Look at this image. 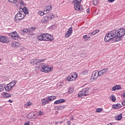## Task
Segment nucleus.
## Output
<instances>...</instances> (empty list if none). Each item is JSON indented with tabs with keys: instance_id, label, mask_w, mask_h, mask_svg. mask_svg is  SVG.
Instances as JSON below:
<instances>
[{
	"instance_id": "40",
	"label": "nucleus",
	"mask_w": 125,
	"mask_h": 125,
	"mask_svg": "<svg viewBox=\"0 0 125 125\" xmlns=\"http://www.w3.org/2000/svg\"><path fill=\"white\" fill-rule=\"evenodd\" d=\"M116 89H121V87L120 85H116Z\"/></svg>"
},
{
	"instance_id": "41",
	"label": "nucleus",
	"mask_w": 125,
	"mask_h": 125,
	"mask_svg": "<svg viewBox=\"0 0 125 125\" xmlns=\"http://www.w3.org/2000/svg\"><path fill=\"white\" fill-rule=\"evenodd\" d=\"M116 89H117V88H116V87L115 86H114V87H112L111 90L112 91H115V90H116Z\"/></svg>"
},
{
	"instance_id": "26",
	"label": "nucleus",
	"mask_w": 125,
	"mask_h": 125,
	"mask_svg": "<svg viewBox=\"0 0 125 125\" xmlns=\"http://www.w3.org/2000/svg\"><path fill=\"white\" fill-rule=\"evenodd\" d=\"M5 87L4 83L0 84V92H1L3 90V88Z\"/></svg>"
},
{
	"instance_id": "5",
	"label": "nucleus",
	"mask_w": 125,
	"mask_h": 125,
	"mask_svg": "<svg viewBox=\"0 0 125 125\" xmlns=\"http://www.w3.org/2000/svg\"><path fill=\"white\" fill-rule=\"evenodd\" d=\"M53 18H54V15L51 14L49 16H45L43 17L41 20V22L42 23L46 24V23H47L49 20H52Z\"/></svg>"
},
{
	"instance_id": "49",
	"label": "nucleus",
	"mask_w": 125,
	"mask_h": 125,
	"mask_svg": "<svg viewBox=\"0 0 125 125\" xmlns=\"http://www.w3.org/2000/svg\"><path fill=\"white\" fill-rule=\"evenodd\" d=\"M8 102H9L10 103H12V102H13V101L11 100H9L8 101Z\"/></svg>"
},
{
	"instance_id": "2",
	"label": "nucleus",
	"mask_w": 125,
	"mask_h": 125,
	"mask_svg": "<svg viewBox=\"0 0 125 125\" xmlns=\"http://www.w3.org/2000/svg\"><path fill=\"white\" fill-rule=\"evenodd\" d=\"M26 16V14L23 12L20 11L16 15L15 17V21L16 23H18L20 20H22L24 19V17Z\"/></svg>"
},
{
	"instance_id": "12",
	"label": "nucleus",
	"mask_w": 125,
	"mask_h": 125,
	"mask_svg": "<svg viewBox=\"0 0 125 125\" xmlns=\"http://www.w3.org/2000/svg\"><path fill=\"white\" fill-rule=\"evenodd\" d=\"M52 10V7L51 5H48L47 6H45L44 8L45 14H47V13H49V12H50Z\"/></svg>"
},
{
	"instance_id": "25",
	"label": "nucleus",
	"mask_w": 125,
	"mask_h": 125,
	"mask_svg": "<svg viewBox=\"0 0 125 125\" xmlns=\"http://www.w3.org/2000/svg\"><path fill=\"white\" fill-rule=\"evenodd\" d=\"M21 12H24V14H28V13H29V11H28V9L26 7H24L23 8H22Z\"/></svg>"
},
{
	"instance_id": "18",
	"label": "nucleus",
	"mask_w": 125,
	"mask_h": 125,
	"mask_svg": "<svg viewBox=\"0 0 125 125\" xmlns=\"http://www.w3.org/2000/svg\"><path fill=\"white\" fill-rule=\"evenodd\" d=\"M121 108H122V104H120L112 105L113 109H120Z\"/></svg>"
},
{
	"instance_id": "19",
	"label": "nucleus",
	"mask_w": 125,
	"mask_h": 125,
	"mask_svg": "<svg viewBox=\"0 0 125 125\" xmlns=\"http://www.w3.org/2000/svg\"><path fill=\"white\" fill-rule=\"evenodd\" d=\"M28 117H30L31 119H36V118H38V114L36 113H29L28 115Z\"/></svg>"
},
{
	"instance_id": "36",
	"label": "nucleus",
	"mask_w": 125,
	"mask_h": 125,
	"mask_svg": "<svg viewBox=\"0 0 125 125\" xmlns=\"http://www.w3.org/2000/svg\"><path fill=\"white\" fill-rule=\"evenodd\" d=\"M74 91V88L71 87L68 91V93H72Z\"/></svg>"
},
{
	"instance_id": "4",
	"label": "nucleus",
	"mask_w": 125,
	"mask_h": 125,
	"mask_svg": "<svg viewBox=\"0 0 125 125\" xmlns=\"http://www.w3.org/2000/svg\"><path fill=\"white\" fill-rule=\"evenodd\" d=\"M9 2L15 4L16 6H19V5L21 6L25 5L24 3V0H8Z\"/></svg>"
},
{
	"instance_id": "58",
	"label": "nucleus",
	"mask_w": 125,
	"mask_h": 125,
	"mask_svg": "<svg viewBox=\"0 0 125 125\" xmlns=\"http://www.w3.org/2000/svg\"><path fill=\"white\" fill-rule=\"evenodd\" d=\"M84 72H85V71H83V73H84Z\"/></svg>"
},
{
	"instance_id": "53",
	"label": "nucleus",
	"mask_w": 125,
	"mask_h": 125,
	"mask_svg": "<svg viewBox=\"0 0 125 125\" xmlns=\"http://www.w3.org/2000/svg\"><path fill=\"white\" fill-rule=\"evenodd\" d=\"M58 122H55V125H58Z\"/></svg>"
},
{
	"instance_id": "42",
	"label": "nucleus",
	"mask_w": 125,
	"mask_h": 125,
	"mask_svg": "<svg viewBox=\"0 0 125 125\" xmlns=\"http://www.w3.org/2000/svg\"><path fill=\"white\" fill-rule=\"evenodd\" d=\"M39 116H42V114H43V113L42 112V111H40L38 113Z\"/></svg>"
},
{
	"instance_id": "30",
	"label": "nucleus",
	"mask_w": 125,
	"mask_h": 125,
	"mask_svg": "<svg viewBox=\"0 0 125 125\" xmlns=\"http://www.w3.org/2000/svg\"><path fill=\"white\" fill-rule=\"evenodd\" d=\"M97 33H99V30H94L93 32L91 33L92 36H94V35H96Z\"/></svg>"
},
{
	"instance_id": "45",
	"label": "nucleus",
	"mask_w": 125,
	"mask_h": 125,
	"mask_svg": "<svg viewBox=\"0 0 125 125\" xmlns=\"http://www.w3.org/2000/svg\"><path fill=\"white\" fill-rule=\"evenodd\" d=\"M30 125V122H27L24 124V125Z\"/></svg>"
},
{
	"instance_id": "55",
	"label": "nucleus",
	"mask_w": 125,
	"mask_h": 125,
	"mask_svg": "<svg viewBox=\"0 0 125 125\" xmlns=\"http://www.w3.org/2000/svg\"><path fill=\"white\" fill-rule=\"evenodd\" d=\"M60 124H62V122H60Z\"/></svg>"
},
{
	"instance_id": "15",
	"label": "nucleus",
	"mask_w": 125,
	"mask_h": 125,
	"mask_svg": "<svg viewBox=\"0 0 125 125\" xmlns=\"http://www.w3.org/2000/svg\"><path fill=\"white\" fill-rule=\"evenodd\" d=\"M81 6H82L81 4H74V8L75 10L80 11V12H83V8H82Z\"/></svg>"
},
{
	"instance_id": "56",
	"label": "nucleus",
	"mask_w": 125,
	"mask_h": 125,
	"mask_svg": "<svg viewBox=\"0 0 125 125\" xmlns=\"http://www.w3.org/2000/svg\"><path fill=\"white\" fill-rule=\"evenodd\" d=\"M123 102H125V100L124 101H123Z\"/></svg>"
},
{
	"instance_id": "50",
	"label": "nucleus",
	"mask_w": 125,
	"mask_h": 125,
	"mask_svg": "<svg viewBox=\"0 0 125 125\" xmlns=\"http://www.w3.org/2000/svg\"><path fill=\"white\" fill-rule=\"evenodd\" d=\"M67 125H71V121H69L67 122Z\"/></svg>"
},
{
	"instance_id": "54",
	"label": "nucleus",
	"mask_w": 125,
	"mask_h": 125,
	"mask_svg": "<svg viewBox=\"0 0 125 125\" xmlns=\"http://www.w3.org/2000/svg\"><path fill=\"white\" fill-rule=\"evenodd\" d=\"M41 65H39V66L37 67V68H38L39 69V68H40Z\"/></svg>"
},
{
	"instance_id": "28",
	"label": "nucleus",
	"mask_w": 125,
	"mask_h": 125,
	"mask_svg": "<svg viewBox=\"0 0 125 125\" xmlns=\"http://www.w3.org/2000/svg\"><path fill=\"white\" fill-rule=\"evenodd\" d=\"M12 88L14 87V86L16 84V82L15 81H12L11 83H9Z\"/></svg>"
},
{
	"instance_id": "46",
	"label": "nucleus",
	"mask_w": 125,
	"mask_h": 125,
	"mask_svg": "<svg viewBox=\"0 0 125 125\" xmlns=\"http://www.w3.org/2000/svg\"><path fill=\"white\" fill-rule=\"evenodd\" d=\"M122 96L123 98H125V93H123L122 95Z\"/></svg>"
},
{
	"instance_id": "37",
	"label": "nucleus",
	"mask_w": 125,
	"mask_h": 125,
	"mask_svg": "<svg viewBox=\"0 0 125 125\" xmlns=\"http://www.w3.org/2000/svg\"><path fill=\"white\" fill-rule=\"evenodd\" d=\"M4 97H5V98H7L8 97H11V95H10V94L7 93L5 95Z\"/></svg>"
},
{
	"instance_id": "48",
	"label": "nucleus",
	"mask_w": 125,
	"mask_h": 125,
	"mask_svg": "<svg viewBox=\"0 0 125 125\" xmlns=\"http://www.w3.org/2000/svg\"><path fill=\"white\" fill-rule=\"evenodd\" d=\"M108 1H109V2H114V1H115V0H108Z\"/></svg>"
},
{
	"instance_id": "35",
	"label": "nucleus",
	"mask_w": 125,
	"mask_h": 125,
	"mask_svg": "<svg viewBox=\"0 0 125 125\" xmlns=\"http://www.w3.org/2000/svg\"><path fill=\"white\" fill-rule=\"evenodd\" d=\"M110 99L113 102H115V101H116V97H114V96H111Z\"/></svg>"
},
{
	"instance_id": "1",
	"label": "nucleus",
	"mask_w": 125,
	"mask_h": 125,
	"mask_svg": "<svg viewBox=\"0 0 125 125\" xmlns=\"http://www.w3.org/2000/svg\"><path fill=\"white\" fill-rule=\"evenodd\" d=\"M125 35V29L123 28L113 30L105 35L104 42H120Z\"/></svg>"
},
{
	"instance_id": "14",
	"label": "nucleus",
	"mask_w": 125,
	"mask_h": 125,
	"mask_svg": "<svg viewBox=\"0 0 125 125\" xmlns=\"http://www.w3.org/2000/svg\"><path fill=\"white\" fill-rule=\"evenodd\" d=\"M73 33V27H70L66 32V33L65 35V38H69L72 35Z\"/></svg>"
},
{
	"instance_id": "10",
	"label": "nucleus",
	"mask_w": 125,
	"mask_h": 125,
	"mask_svg": "<svg viewBox=\"0 0 125 125\" xmlns=\"http://www.w3.org/2000/svg\"><path fill=\"white\" fill-rule=\"evenodd\" d=\"M98 77H99V72L98 70H95L92 73L91 80H97Z\"/></svg>"
},
{
	"instance_id": "11",
	"label": "nucleus",
	"mask_w": 125,
	"mask_h": 125,
	"mask_svg": "<svg viewBox=\"0 0 125 125\" xmlns=\"http://www.w3.org/2000/svg\"><path fill=\"white\" fill-rule=\"evenodd\" d=\"M44 60L43 59H33L31 60L30 63L31 64H39V63H41V62H42Z\"/></svg>"
},
{
	"instance_id": "38",
	"label": "nucleus",
	"mask_w": 125,
	"mask_h": 125,
	"mask_svg": "<svg viewBox=\"0 0 125 125\" xmlns=\"http://www.w3.org/2000/svg\"><path fill=\"white\" fill-rule=\"evenodd\" d=\"M60 100H58L57 101H56L55 102H54V104H60Z\"/></svg>"
},
{
	"instance_id": "44",
	"label": "nucleus",
	"mask_w": 125,
	"mask_h": 125,
	"mask_svg": "<svg viewBox=\"0 0 125 125\" xmlns=\"http://www.w3.org/2000/svg\"><path fill=\"white\" fill-rule=\"evenodd\" d=\"M83 38V39H88V36H87V35H84Z\"/></svg>"
},
{
	"instance_id": "29",
	"label": "nucleus",
	"mask_w": 125,
	"mask_h": 125,
	"mask_svg": "<svg viewBox=\"0 0 125 125\" xmlns=\"http://www.w3.org/2000/svg\"><path fill=\"white\" fill-rule=\"evenodd\" d=\"M82 0H74V2L76 4H80L82 2Z\"/></svg>"
},
{
	"instance_id": "32",
	"label": "nucleus",
	"mask_w": 125,
	"mask_h": 125,
	"mask_svg": "<svg viewBox=\"0 0 125 125\" xmlns=\"http://www.w3.org/2000/svg\"><path fill=\"white\" fill-rule=\"evenodd\" d=\"M103 111V108H97L96 109V112L97 113H101V112Z\"/></svg>"
},
{
	"instance_id": "43",
	"label": "nucleus",
	"mask_w": 125,
	"mask_h": 125,
	"mask_svg": "<svg viewBox=\"0 0 125 125\" xmlns=\"http://www.w3.org/2000/svg\"><path fill=\"white\" fill-rule=\"evenodd\" d=\"M23 33H28V29H23Z\"/></svg>"
},
{
	"instance_id": "31",
	"label": "nucleus",
	"mask_w": 125,
	"mask_h": 125,
	"mask_svg": "<svg viewBox=\"0 0 125 125\" xmlns=\"http://www.w3.org/2000/svg\"><path fill=\"white\" fill-rule=\"evenodd\" d=\"M98 2H99V0H93V4L94 5H97Z\"/></svg>"
},
{
	"instance_id": "13",
	"label": "nucleus",
	"mask_w": 125,
	"mask_h": 125,
	"mask_svg": "<svg viewBox=\"0 0 125 125\" xmlns=\"http://www.w3.org/2000/svg\"><path fill=\"white\" fill-rule=\"evenodd\" d=\"M0 42L3 43H7L9 42V40L6 37L0 36Z\"/></svg>"
},
{
	"instance_id": "8",
	"label": "nucleus",
	"mask_w": 125,
	"mask_h": 125,
	"mask_svg": "<svg viewBox=\"0 0 125 125\" xmlns=\"http://www.w3.org/2000/svg\"><path fill=\"white\" fill-rule=\"evenodd\" d=\"M53 36L48 33H44V41L52 42Z\"/></svg>"
},
{
	"instance_id": "39",
	"label": "nucleus",
	"mask_w": 125,
	"mask_h": 125,
	"mask_svg": "<svg viewBox=\"0 0 125 125\" xmlns=\"http://www.w3.org/2000/svg\"><path fill=\"white\" fill-rule=\"evenodd\" d=\"M60 100V103H64V102H65V101H66V100H64V99H61Z\"/></svg>"
},
{
	"instance_id": "20",
	"label": "nucleus",
	"mask_w": 125,
	"mask_h": 125,
	"mask_svg": "<svg viewBox=\"0 0 125 125\" xmlns=\"http://www.w3.org/2000/svg\"><path fill=\"white\" fill-rule=\"evenodd\" d=\"M38 39L39 41H41V42L42 41H44V33H42L39 36H38Z\"/></svg>"
},
{
	"instance_id": "34",
	"label": "nucleus",
	"mask_w": 125,
	"mask_h": 125,
	"mask_svg": "<svg viewBox=\"0 0 125 125\" xmlns=\"http://www.w3.org/2000/svg\"><path fill=\"white\" fill-rule=\"evenodd\" d=\"M39 15L42 16L43 15H44V14H45V13H44V11H43V12L40 11V12H39Z\"/></svg>"
},
{
	"instance_id": "22",
	"label": "nucleus",
	"mask_w": 125,
	"mask_h": 125,
	"mask_svg": "<svg viewBox=\"0 0 125 125\" xmlns=\"http://www.w3.org/2000/svg\"><path fill=\"white\" fill-rule=\"evenodd\" d=\"M47 99H48L49 102H50V101H53L54 99H56V97L55 96H50L48 97Z\"/></svg>"
},
{
	"instance_id": "9",
	"label": "nucleus",
	"mask_w": 125,
	"mask_h": 125,
	"mask_svg": "<svg viewBox=\"0 0 125 125\" xmlns=\"http://www.w3.org/2000/svg\"><path fill=\"white\" fill-rule=\"evenodd\" d=\"M9 36L11 37L12 40H17L20 38V36H19V34H18L16 31L10 33Z\"/></svg>"
},
{
	"instance_id": "57",
	"label": "nucleus",
	"mask_w": 125,
	"mask_h": 125,
	"mask_svg": "<svg viewBox=\"0 0 125 125\" xmlns=\"http://www.w3.org/2000/svg\"><path fill=\"white\" fill-rule=\"evenodd\" d=\"M0 61H1V60L0 59Z\"/></svg>"
},
{
	"instance_id": "27",
	"label": "nucleus",
	"mask_w": 125,
	"mask_h": 125,
	"mask_svg": "<svg viewBox=\"0 0 125 125\" xmlns=\"http://www.w3.org/2000/svg\"><path fill=\"white\" fill-rule=\"evenodd\" d=\"M31 105H33V103L31 102H28L24 104V107H29V106H31Z\"/></svg>"
},
{
	"instance_id": "16",
	"label": "nucleus",
	"mask_w": 125,
	"mask_h": 125,
	"mask_svg": "<svg viewBox=\"0 0 125 125\" xmlns=\"http://www.w3.org/2000/svg\"><path fill=\"white\" fill-rule=\"evenodd\" d=\"M108 72V68H104L99 71V77L105 75Z\"/></svg>"
},
{
	"instance_id": "7",
	"label": "nucleus",
	"mask_w": 125,
	"mask_h": 125,
	"mask_svg": "<svg viewBox=\"0 0 125 125\" xmlns=\"http://www.w3.org/2000/svg\"><path fill=\"white\" fill-rule=\"evenodd\" d=\"M77 78H78V73L73 72L67 77L66 81H67V82H73V81H75Z\"/></svg>"
},
{
	"instance_id": "3",
	"label": "nucleus",
	"mask_w": 125,
	"mask_h": 125,
	"mask_svg": "<svg viewBox=\"0 0 125 125\" xmlns=\"http://www.w3.org/2000/svg\"><path fill=\"white\" fill-rule=\"evenodd\" d=\"M41 67V71L43 73H48V72H51L53 70V67H49V66L45 65V63H42Z\"/></svg>"
},
{
	"instance_id": "24",
	"label": "nucleus",
	"mask_w": 125,
	"mask_h": 125,
	"mask_svg": "<svg viewBox=\"0 0 125 125\" xmlns=\"http://www.w3.org/2000/svg\"><path fill=\"white\" fill-rule=\"evenodd\" d=\"M123 119V114L122 113L119 114L116 117V120L117 121H121Z\"/></svg>"
},
{
	"instance_id": "51",
	"label": "nucleus",
	"mask_w": 125,
	"mask_h": 125,
	"mask_svg": "<svg viewBox=\"0 0 125 125\" xmlns=\"http://www.w3.org/2000/svg\"><path fill=\"white\" fill-rule=\"evenodd\" d=\"M122 105L123 106H125V102H124V101L122 102Z\"/></svg>"
},
{
	"instance_id": "52",
	"label": "nucleus",
	"mask_w": 125,
	"mask_h": 125,
	"mask_svg": "<svg viewBox=\"0 0 125 125\" xmlns=\"http://www.w3.org/2000/svg\"><path fill=\"white\" fill-rule=\"evenodd\" d=\"M70 120H71V121H74V118L72 117V118L70 119Z\"/></svg>"
},
{
	"instance_id": "21",
	"label": "nucleus",
	"mask_w": 125,
	"mask_h": 125,
	"mask_svg": "<svg viewBox=\"0 0 125 125\" xmlns=\"http://www.w3.org/2000/svg\"><path fill=\"white\" fill-rule=\"evenodd\" d=\"M4 88H5L6 91H9L10 90H11V89H12V87L9 83L7 84L6 87L5 84V87H4Z\"/></svg>"
},
{
	"instance_id": "33",
	"label": "nucleus",
	"mask_w": 125,
	"mask_h": 125,
	"mask_svg": "<svg viewBox=\"0 0 125 125\" xmlns=\"http://www.w3.org/2000/svg\"><path fill=\"white\" fill-rule=\"evenodd\" d=\"M57 108L58 110H63V109L64 108V106L62 105H59L57 106Z\"/></svg>"
},
{
	"instance_id": "47",
	"label": "nucleus",
	"mask_w": 125,
	"mask_h": 125,
	"mask_svg": "<svg viewBox=\"0 0 125 125\" xmlns=\"http://www.w3.org/2000/svg\"><path fill=\"white\" fill-rule=\"evenodd\" d=\"M90 10L89 9H87L86 10V12L87 13H89Z\"/></svg>"
},
{
	"instance_id": "17",
	"label": "nucleus",
	"mask_w": 125,
	"mask_h": 125,
	"mask_svg": "<svg viewBox=\"0 0 125 125\" xmlns=\"http://www.w3.org/2000/svg\"><path fill=\"white\" fill-rule=\"evenodd\" d=\"M42 105H46V104H48L49 102H48V100L47 98H43L42 100Z\"/></svg>"
},
{
	"instance_id": "6",
	"label": "nucleus",
	"mask_w": 125,
	"mask_h": 125,
	"mask_svg": "<svg viewBox=\"0 0 125 125\" xmlns=\"http://www.w3.org/2000/svg\"><path fill=\"white\" fill-rule=\"evenodd\" d=\"M88 90H89V88L88 87L83 88L80 92H79L78 95V97L87 96V95H88Z\"/></svg>"
},
{
	"instance_id": "23",
	"label": "nucleus",
	"mask_w": 125,
	"mask_h": 125,
	"mask_svg": "<svg viewBox=\"0 0 125 125\" xmlns=\"http://www.w3.org/2000/svg\"><path fill=\"white\" fill-rule=\"evenodd\" d=\"M11 45L13 46V47H17L20 46V43L18 42H14L11 43Z\"/></svg>"
}]
</instances>
